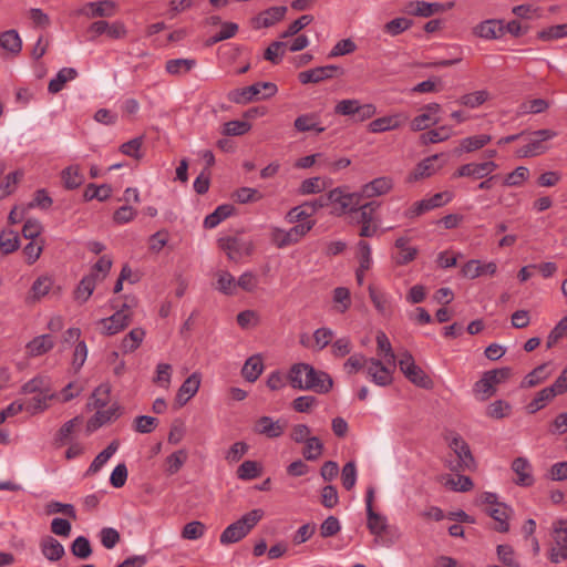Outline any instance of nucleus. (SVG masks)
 I'll list each match as a JSON object with an SVG mask.
<instances>
[{
    "label": "nucleus",
    "mask_w": 567,
    "mask_h": 567,
    "mask_svg": "<svg viewBox=\"0 0 567 567\" xmlns=\"http://www.w3.org/2000/svg\"><path fill=\"white\" fill-rule=\"evenodd\" d=\"M264 517V511L252 509L241 516L238 520L230 524L220 535L223 545L234 544L241 540Z\"/></svg>",
    "instance_id": "obj_2"
},
{
    "label": "nucleus",
    "mask_w": 567,
    "mask_h": 567,
    "mask_svg": "<svg viewBox=\"0 0 567 567\" xmlns=\"http://www.w3.org/2000/svg\"><path fill=\"white\" fill-rule=\"evenodd\" d=\"M197 62L195 59L189 58H179V59H171L166 61L165 71L167 74L173 76H183L190 72Z\"/></svg>",
    "instance_id": "obj_31"
},
{
    "label": "nucleus",
    "mask_w": 567,
    "mask_h": 567,
    "mask_svg": "<svg viewBox=\"0 0 567 567\" xmlns=\"http://www.w3.org/2000/svg\"><path fill=\"white\" fill-rule=\"evenodd\" d=\"M122 414V406L118 402H113L106 408L95 410V413L89 419L87 431L94 432L101 426L115 421Z\"/></svg>",
    "instance_id": "obj_12"
},
{
    "label": "nucleus",
    "mask_w": 567,
    "mask_h": 567,
    "mask_svg": "<svg viewBox=\"0 0 567 567\" xmlns=\"http://www.w3.org/2000/svg\"><path fill=\"white\" fill-rule=\"evenodd\" d=\"M40 551L50 563L59 561L64 555V546L53 536H43L39 543Z\"/></svg>",
    "instance_id": "obj_18"
},
{
    "label": "nucleus",
    "mask_w": 567,
    "mask_h": 567,
    "mask_svg": "<svg viewBox=\"0 0 567 567\" xmlns=\"http://www.w3.org/2000/svg\"><path fill=\"white\" fill-rule=\"evenodd\" d=\"M118 443L111 442L102 452H100L86 471V475H93L101 471V468L109 462V460L117 452Z\"/></svg>",
    "instance_id": "obj_36"
},
{
    "label": "nucleus",
    "mask_w": 567,
    "mask_h": 567,
    "mask_svg": "<svg viewBox=\"0 0 567 567\" xmlns=\"http://www.w3.org/2000/svg\"><path fill=\"white\" fill-rule=\"evenodd\" d=\"M392 181L389 177H378L362 187V195L374 197L386 194L392 188Z\"/></svg>",
    "instance_id": "obj_34"
},
{
    "label": "nucleus",
    "mask_w": 567,
    "mask_h": 567,
    "mask_svg": "<svg viewBox=\"0 0 567 567\" xmlns=\"http://www.w3.org/2000/svg\"><path fill=\"white\" fill-rule=\"evenodd\" d=\"M555 398V394L553 393V390L547 388H544L543 390L538 391L535 395V398L527 404L526 409L529 414H535L539 410L546 406L547 403H549Z\"/></svg>",
    "instance_id": "obj_45"
},
{
    "label": "nucleus",
    "mask_w": 567,
    "mask_h": 567,
    "mask_svg": "<svg viewBox=\"0 0 567 567\" xmlns=\"http://www.w3.org/2000/svg\"><path fill=\"white\" fill-rule=\"evenodd\" d=\"M87 33L90 41H95L102 35H106L110 40H122L126 38L128 31L125 23L121 20L109 22L102 19L92 22L87 28Z\"/></svg>",
    "instance_id": "obj_6"
},
{
    "label": "nucleus",
    "mask_w": 567,
    "mask_h": 567,
    "mask_svg": "<svg viewBox=\"0 0 567 567\" xmlns=\"http://www.w3.org/2000/svg\"><path fill=\"white\" fill-rule=\"evenodd\" d=\"M369 295L374 308L378 310L379 313L383 316L390 313V302L385 293H383L373 286H369Z\"/></svg>",
    "instance_id": "obj_54"
},
{
    "label": "nucleus",
    "mask_w": 567,
    "mask_h": 567,
    "mask_svg": "<svg viewBox=\"0 0 567 567\" xmlns=\"http://www.w3.org/2000/svg\"><path fill=\"white\" fill-rule=\"evenodd\" d=\"M53 347V338L50 334H41L29 341L25 349L30 357H40L49 352Z\"/></svg>",
    "instance_id": "obj_30"
},
{
    "label": "nucleus",
    "mask_w": 567,
    "mask_h": 567,
    "mask_svg": "<svg viewBox=\"0 0 567 567\" xmlns=\"http://www.w3.org/2000/svg\"><path fill=\"white\" fill-rule=\"evenodd\" d=\"M512 470L516 474L515 484L519 486H532L534 477L532 474V465L525 457H517L512 463Z\"/></svg>",
    "instance_id": "obj_24"
},
{
    "label": "nucleus",
    "mask_w": 567,
    "mask_h": 567,
    "mask_svg": "<svg viewBox=\"0 0 567 567\" xmlns=\"http://www.w3.org/2000/svg\"><path fill=\"white\" fill-rule=\"evenodd\" d=\"M450 447L454 451L458 458L457 466L453 470L472 471L475 468V460L472 455L470 446L461 435L455 434L452 437Z\"/></svg>",
    "instance_id": "obj_15"
},
{
    "label": "nucleus",
    "mask_w": 567,
    "mask_h": 567,
    "mask_svg": "<svg viewBox=\"0 0 567 567\" xmlns=\"http://www.w3.org/2000/svg\"><path fill=\"white\" fill-rule=\"evenodd\" d=\"M278 87L272 82H257L252 85L231 90L228 100L236 104H247L257 100H266L274 96Z\"/></svg>",
    "instance_id": "obj_3"
},
{
    "label": "nucleus",
    "mask_w": 567,
    "mask_h": 567,
    "mask_svg": "<svg viewBox=\"0 0 567 567\" xmlns=\"http://www.w3.org/2000/svg\"><path fill=\"white\" fill-rule=\"evenodd\" d=\"M378 207L379 204L377 202L359 205L358 208L353 207L350 209V217L357 224L375 223L374 213Z\"/></svg>",
    "instance_id": "obj_28"
},
{
    "label": "nucleus",
    "mask_w": 567,
    "mask_h": 567,
    "mask_svg": "<svg viewBox=\"0 0 567 567\" xmlns=\"http://www.w3.org/2000/svg\"><path fill=\"white\" fill-rule=\"evenodd\" d=\"M547 364H540L530 371L522 381V388H534L546 380L549 373L546 372Z\"/></svg>",
    "instance_id": "obj_56"
},
{
    "label": "nucleus",
    "mask_w": 567,
    "mask_h": 567,
    "mask_svg": "<svg viewBox=\"0 0 567 567\" xmlns=\"http://www.w3.org/2000/svg\"><path fill=\"white\" fill-rule=\"evenodd\" d=\"M367 374L377 385L386 386L392 383V372L379 359L371 358L368 361Z\"/></svg>",
    "instance_id": "obj_17"
},
{
    "label": "nucleus",
    "mask_w": 567,
    "mask_h": 567,
    "mask_svg": "<svg viewBox=\"0 0 567 567\" xmlns=\"http://www.w3.org/2000/svg\"><path fill=\"white\" fill-rule=\"evenodd\" d=\"M488 95L489 94L487 91L481 90V91H476L473 93H467V94L462 95L457 100V103L463 106L475 109V107L482 105L483 103H485L488 99Z\"/></svg>",
    "instance_id": "obj_58"
},
{
    "label": "nucleus",
    "mask_w": 567,
    "mask_h": 567,
    "mask_svg": "<svg viewBox=\"0 0 567 567\" xmlns=\"http://www.w3.org/2000/svg\"><path fill=\"white\" fill-rule=\"evenodd\" d=\"M512 374L513 371L508 367L486 371L474 384V392L483 394L481 399L486 400L496 392L495 385L506 381Z\"/></svg>",
    "instance_id": "obj_7"
},
{
    "label": "nucleus",
    "mask_w": 567,
    "mask_h": 567,
    "mask_svg": "<svg viewBox=\"0 0 567 567\" xmlns=\"http://www.w3.org/2000/svg\"><path fill=\"white\" fill-rule=\"evenodd\" d=\"M368 517V528L371 534L375 536L374 543L378 545L380 542V537L382 533L386 529V518L375 513L374 509H369L367 512Z\"/></svg>",
    "instance_id": "obj_44"
},
{
    "label": "nucleus",
    "mask_w": 567,
    "mask_h": 567,
    "mask_svg": "<svg viewBox=\"0 0 567 567\" xmlns=\"http://www.w3.org/2000/svg\"><path fill=\"white\" fill-rule=\"evenodd\" d=\"M61 178L66 189H76L84 183V175L79 165H70L61 172Z\"/></svg>",
    "instance_id": "obj_38"
},
{
    "label": "nucleus",
    "mask_w": 567,
    "mask_h": 567,
    "mask_svg": "<svg viewBox=\"0 0 567 567\" xmlns=\"http://www.w3.org/2000/svg\"><path fill=\"white\" fill-rule=\"evenodd\" d=\"M287 12L286 7H271L261 12L257 19L258 27L268 28L284 19Z\"/></svg>",
    "instance_id": "obj_43"
},
{
    "label": "nucleus",
    "mask_w": 567,
    "mask_h": 567,
    "mask_svg": "<svg viewBox=\"0 0 567 567\" xmlns=\"http://www.w3.org/2000/svg\"><path fill=\"white\" fill-rule=\"evenodd\" d=\"M21 391L24 394H45L48 392H53L51 390L50 379L44 375H37L32 378L22 385Z\"/></svg>",
    "instance_id": "obj_37"
},
{
    "label": "nucleus",
    "mask_w": 567,
    "mask_h": 567,
    "mask_svg": "<svg viewBox=\"0 0 567 567\" xmlns=\"http://www.w3.org/2000/svg\"><path fill=\"white\" fill-rule=\"evenodd\" d=\"M78 72L73 68H63L61 69L56 75L49 82L48 90L50 93H58L63 87L64 84L69 81H72L76 78Z\"/></svg>",
    "instance_id": "obj_39"
},
{
    "label": "nucleus",
    "mask_w": 567,
    "mask_h": 567,
    "mask_svg": "<svg viewBox=\"0 0 567 567\" xmlns=\"http://www.w3.org/2000/svg\"><path fill=\"white\" fill-rule=\"evenodd\" d=\"M338 74H343V70L338 65H324L302 71L298 74L301 84H318L322 81L333 79Z\"/></svg>",
    "instance_id": "obj_11"
},
{
    "label": "nucleus",
    "mask_w": 567,
    "mask_h": 567,
    "mask_svg": "<svg viewBox=\"0 0 567 567\" xmlns=\"http://www.w3.org/2000/svg\"><path fill=\"white\" fill-rule=\"evenodd\" d=\"M145 336L146 331L143 328H133L121 341L122 351L124 353L134 352L141 347Z\"/></svg>",
    "instance_id": "obj_35"
},
{
    "label": "nucleus",
    "mask_w": 567,
    "mask_h": 567,
    "mask_svg": "<svg viewBox=\"0 0 567 567\" xmlns=\"http://www.w3.org/2000/svg\"><path fill=\"white\" fill-rule=\"evenodd\" d=\"M408 244L409 239L405 237H400L394 243L398 254L393 256V259L399 266L408 265L413 261L417 255V249L415 247L408 246Z\"/></svg>",
    "instance_id": "obj_29"
},
{
    "label": "nucleus",
    "mask_w": 567,
    "mask_h": 567,
    "mask_svg": "<svg viewBox=\"0 0 567 567\" xmlns=\"http://www.w3.org/2000/svg\"><path fill=\"white\" fill-rule=\"evenodd\" d=\"M553 546L549 550V560L559 564L567 559V522L559 519L553 525Z\"/></svg>",
    "instance_id": "obj_8"
},
{
    "label": "nucleus",
    "mask_w": 567,
    "mask_h": 567,
    "mask_svg": "<svg viewBox=\"0 0 567 567\" xmlns=\"http://www.w3.org/2000/svg\"><path fill=\"white\" fill-rule=\"evenodd\" d=\"M486 513L497 523L495 530L499 533H506L509 530L508 518L512 513V508L505 503H501L497 506L489 507Z\"/></svg>",
    "instance_id": "obj_27"
},
{
    "label": "nucleus",
    "mask_w": 567,
    "mask_h": 567,
    "mask_svg": "<svg viewBox=\"0 0 567 567\" xmlns=\"http://www.w3.org/2000/svg\"><path fill=\"white\" fill-rule=\"evenodd\" d=\"M264 371L262 357L254 354L249 357L241 369L243 378L248 382H255Z\"/></svg>",
    "instance_id": "obj_33"
},
{
    "label": "nucleus",
    "mask_w": 567,
    "mask_h": 567,
    "mask_svg": "<svg viewBox=\"0 0 567 567\" xmlns=\"http://www.w3.org/2000/svg\"><path fill=\"white\" fill-rule=\"evenodd\" d=\"M319 116L316 113L302 114L295 120V128L298 132L316 131L322 133L324 127H321Z\"/></svg>",
    "instance_id": "obj_40"
},
{
    "label": "nucleus",
    "mask_w": 567,
    "mask_h": 567,
    "mask_svg": "<svg viewBox=\"0 0 567 567\" xmlns=\"http://www.w3.org/2000/svg\"><path fill=\"white\" fill-rule=\"evenodd\" d=\"M452 135V130L449 126H440L435 130H430L423 134H421L420 140L421 143L426 145L430 143H439L449 140Z\"/></svg>",
    "instance_id": "obj_51"
},
{
    "label": "nucleus",
    "mask_w": 567,
    "mask_h": 567,
    "mask_svg": "<svg viewBox=\"0 0 567 567\" xmlns=\"http://www.w3.org/2000/svg\"><path fill=\"white\" fill-rule=\"evenodd\" d=\"M0 47L12 53L18 54L22 49V40L16 30H7L0 34Z\"/></svg>",
    "instance_id": "obj_41"
},
{
    "label": "nucleus",
    "mask_w": 567,
    "mask_h": 567,
    "mask_svg": "<svg viewBox=\"0 0 567 567\" xmlns=\"http://www.w3.org/2000/svg\"><path fill=\"white\" fill-rule=\"evenodd\" d=\"M328 198L331 204H337L340 207V213L350 212L354 206L360 205L361 195L355 193H344L340 187H337L328 193Z\"/></svg>",
    "instance_id": "obj_20"
},
{
    "label": "nucleus",
    "mask_w": 567,
    "mask_h": 567,
    "mask_svg": "<svg viewBox=\"0 0 567 567\" xmlns=\"http://www.w3.org/2000/svg\"><path fill=\"white\" fill-rule=\"evenodd\" d=\"M20 240L18 233L13 230H3L0 235V250L3 254H11L19 248Z\"/></svg>",
    "instance_id": "obj_57"
},
{
    "label": "nucleus",
    "mask_w": 567,
    "mask_h": 567,
    "mask_svg": "<svg viewBox=\"0 0 567 567\" xmlns=\"http://www.w3.org/2000/svg\"><path fill=\"white\" fill-rule=\"evenodd\" d=\"M200 385V375L193 373L189 375L178 389L176 394V403L178 406L185 405L198 391Z\"/></svg>",
    "instance_id": "obj_23"
},
{
    "label": "nucleus",
    "mask_w": 567,
    "mask_h": 567,
    "mask_svg": "<svg viewBox=\"0 0 567 567\" xmlns=\"http://www.w3.org/2000/svg\"><path fill=\"white\" fill-rule=\"evenodd\" d=\"M453 3L443 4L439 2L411 1L408 4V12L415 17L429 18L435 13L443 12L451 8Z\"/></svg>",
    "instance_id": "obj_19"
},
{
    "label": "nucleus",
    "mask_w": 567,
    "mask_h": 567,
    "mask_svg": "<svg viewBox=\"0 0 567 567\" xmlns=\"http://www.w3.org/2000/svg\"><path fill=\"white\" fill-rule=\"evenodd\" d=\"M254 431L269 439H276L284 434L285 424L279 420L274 421L270 416H261L256 421Z\"/></svg>",
    "instance_id": "obj_21"
},
{
    "label": "nucleus",
    "mask_w": 567,
    "mask_h": 567,
    "mask_svg": "<svg viewBox=\"0 0 567 567\" xmlns=\"http://www.w3.org/2000/svg\"><path fill=\"white\" fill-rule=\"evenodd\" d=\"M112 195V187L107 184L95 185L89 184L84 192V199L92 200L97 199L100 202H104L109 199Z\"/></svg>",
    "instance_id": "obj_48"
},
{
    "label": "nucleus",
    "mask_w": 567,
    "mask_h": 567,
    "mask_svg": "<svg viewBox=\"0 0 567 567\" xmlns=\"http://www.w3.org/2000/svg\"><path fill=\"white\" fill-rule=\"evenodd\" d=\"M492 141V136L488 134H481L475 136L465 137L461 141V151L471 153L476 150L484 147Z\"/></svg>",
    "instance_id": "obj_55"
},
{
    "label": "nucleus",
    "mask_w": 567,
    "mask_h": 567,
    "mask_svg": "<svg viewBox=\"0 0 567 567\" xmlns=\"http://www.w3.org/2000/svg\"><path fill=\"white\" fill-rule=\"evenodd\" d=\"M549 107V102L544 99H534L527 102H524L519 105V112L522 114H539L547 111Z\"/></svg>",
    "instance_id": "obj_62"
},
{
    "label": "nucleus",
    "mask_w": 567,
    "mask_h": 567,
    "mask_svg": "<svg viewBox=\"0 0 567 567\" xmlns=\"http://www.w3.org/2000/svg\"><path fill=\"white\" fill-rule=\"evenodd\" d=\"M144 136L134 137L120 146V152L128 157L140 161L143 157L142 147Z\"/></svg>",
    "instance_id": "obj_49"
},
{
    "label": "nucleus",
    "mask_w": 567,
    "mask_h": 567,
    "mask_svg": "<svg viewBox=\"0 0 567 567\" xmlns=\"http://www.w3.org/2000/svg\"><path fill=\"white\" fill-rule=\"evenodd\" d=\"M557 135L555 131L551 130H538L530 133V138L528 143L523 146L517 153L519 157H534L540 155L547 151V146L545 142L554 138Z\"/></svg>",
    "instance_id": "obj_9"
},
{
    "label": "nucleus",
    "mask_w": 567,
    "mask_h": 567,
    "mask_svg": "<svg viewBox=\"0 0 567 567\" xmlns=\"http://www.w3.org/2000/svg\"><path fill=\"white\" fill-rule=\"evenodd\" d=\"M53 286V279L50 276H40L33 284L30 290V298L39 300L47 296Z\"/></svg>",
    "instance_id": "obj_47"
},
{
    "label": "nucleus",
    "mask_w": 567,
    "mask_h": 567,
    "mask_svg": "<svg viewBox=\"0 0 567 567\" xmlns=\"http://www.w3.org/2000/svg\"><path fill=\"white\" fill-rule=\"evenodd\" d=\"M112 386L109 382H103L96 386L89 400L87 408L91 410H97L110 405Z\"/></svg>",
    "instance_id": "obj_26"
},
{
    "label": "nucleus",
    "mask_w": 567,
    "mask_h": 567,
    "mask_svg": "<svg viewBox=\"0 0 567 567\" xmlns=\"http://www.w3.org/2000/svg\"><path fill=\"white\" fill-rule=\"evenodd\" d=\"M286 379L296 390L313 391L318 394H327L333 388V380L327 372L305 362L292 364Z\"/></svg>",
    "instance_id": "obj_1"
},
{
    "label": "nucleus",
    "mask_w": 567,
    "mask_h": 567,
    "mask_svg": "<svg viewBox=\"0 0 567 567\" xmlns=\"http://www.w3.org/2000/svg\"><path fill=\"white\" fill-rule=\"evenodd\" d=\"M305 443V447L302 450V456L307 461H317L323 452V443L317 436H311Z\"/></svg>",
    "instance_id": "obj_52"
},
{
    "label": "nucleus",
    "mask_w": 567,
    "mask_h": 567,
    "mask_svg": "<svg viewBox=\"0 0 567 567\" xmlns=\"http://www.w3.org/2000/svg\"><path fill=\"white\" fill-rule=\"evenodd\" d=\"M441 155L435 154L421 161L413 172L409 175V182H416L432 176L441 166H435L434 163Z\"/></svg>",
    "instance_id": "obj_25"
},
{
    "label": "nucleus",
    "mask_w": 567,
    "mask_h": 567,
    "mask_svg": "<svg viewBox=\"0 0 567 567\" xmlns=\"http://www.w3.org/2000/svg\"><path fill=\"white\" fill-rule=\"evenodd\" d=\"M399 367L404 377L413 384L422 389H432V379L419 367L412 354L408 351L401 354Z\"/></svg>",
    "instance_id": "obj_5"
},
{
    "label": "nucleus",
    "mask_w": 567,
    "mask_h": 567,
    "mask_svg": "<svg viewBox=\"0 0 567 567\" xmlns=\"http://www.w3.org/2000/svg\"><path fill=\"white\" fill-rule=\"evenodd\" d=\"M439 103H429L422 107V113L415 116L410 124L413 132L427 130L440 122L439 113L441 112Z\"/></svg>",
    "instance_id": "obj_14"
},
{
    "label": "nucleus",
    "mask_w": 567,
    "mask_h": 567,
    "mask_svg": "<svg viewBox=\"0 0 567 567\" xmlns=\"http://www.w3.org/2000/svg\"><path fill=\"white\" fill-rule=\"evenodd\" d=\"M564 37H567V23L551 25L537 33V38L542 41H551Z\"/></svg>",
    "instance_id": "obj_63"
},
{
    "label": "nucleus",
    "mask_w": 567,
    "mask_h": 567,
    "mask_svg": "<svg viewBox=\"0 0 567 567\" xmlns=\"http://www.w3.org/2000/svg\"><path fill=\"white\" fill-rule=\"evenodd\" d=\"M412 20L406 18H395L383 25V31L392 37L399 35L412 27Z\"/></svg>",
    "instance_id": "obj_59"
},
{
    "label": "nucleus",
    "mask_w": 567,
    "mask_h": 567,
    "mask_svg": "<svg viewBox=\"0 0 567 567\" xmlns=\"http://www.w3.org/2000/svg\"><path fill=\"white\" fill-rule=\"evenodd\" d=\"M71 551L80 559L89 558L92 554L90 540L84 536H78L72 543Z\"/></svg>",
    "instance_id": "obj_61"
},
{
    "label": "nucleus",
    "mask_w": 567,
    "mask_h": 567,
    "mask_svg": "<svg viewBox=\"0 0 567 567\" xmlns=\"http://www.w3.org/2000/svg\"><path fill=\"white\" fill-rule=\"evenodd\" d=\"M99 538L103 547L112 549L120 542V533L113 527H103L99 533Z\"/></svg>",
    "instance_id": "obj_64"
},
{
    "label": "nucleus",
    "mask_w": 567,
    "mask_h": 567,
    "mask_svg": "<svg viewBox=\"0 0 567 567\" xmlns=\"http://www.w3.org/2000/svg\"><path fill=\"white\" fill-rule=\"evenodd\" d=\"M55 398H58V393H55V392H48L45 394H37V395H34L30 399H27L24 401L25 411L32 415L42 413L49 409V406H50L49 402L51 400H54Z\"/></svg>",
    "instance_id": "obj_32"
},
{
    "label": "nucleus",
    "mask_w": 567,
    "mask_h": 567,
    "mask_svg": "<svg viewBox=\"0 0 567 567\" xmlns=\"http://www.w3.org/2000/svg\"><path fill=\"white\" fill-rule=\"evenodd\" d=\"M218 245L226 252L230 260H239L243 256H248L254 250L251 241H244L237 237H226L218 239Z\"/></svg>",
    "instance_id": "obj_13"
},
{
    "label": "nucleus",
    "mask_w": 567,
    "mask_h": 567,
    "mask_svg": "<svg viewBox=\"0 0 567 567\" xmlns=\"http://www.w3.org/2000/svg\"><path fill=\"white\" fill-rule=\"evenodd\" d=\"M475 35L486 39H499L505 34V27L501 20H485L474 28Z\"/></svg>",
    "instance_id": "obj_22"
},
{
    "label": "nucleus",
    "mask_w": 567,
    "mask_h": 567,
    "mask_svg": "<svg viewBox=\"0 0 567 567\" xmlns=\"http://www.w3.org/2000/svg\"><path fill=\"white\" fill-rule=\"evenodd\" d=\"M401 126V121L399 115L392 116H383L373 120L370 123V130L373 133L385 132L390 130H395Z\"/></svg>",
    "instance_id": "obj_46"
},
{
    "label": "nucleus",
    "mask_w": 567,
    "mask_h": 567,
    "mask_svg": "<svg viewBox=\"0 0 567 567\" xmlns=\"http://www.w3.org/2000/svg\"><path fill=\"white\" fill-rule=\"evenodd\" d=\"M315 220L297 224L288 230L275 227L271 230V243L278 248H285L299 243L315 226Z\"/></svg>",
    "instance_id": "obj_4"
},
{
    "label": "nucleus",
    "mask_w": 567,
    "mask_h": 567,
    "mask_svg": "<svg viewBox=\"0 0 567 567\" xmlns=\"http://www.w3.org/2000/svg\"><path fill=\"white\" fill-rule=\"evenodd\" d=\"M116 3L113 0H100L85 3L76 11L78 14L87 18H111L116 12Z\"/></svg>",
    "instance_id": "obj_16"
},
{
    "label": "nucleus",
    "mask_w": 567,
    "mask_h": 567,
    "mask_svg": "<svg viewBox=\"0 0 567 567\" xmlns=\"http://www.w3.org/2000/svg\"><path fill=\"white\" fill-rule=\"evenodd\" d=\"M251 130V124L248 121H229L223 125L221 134L225 136H241Z\"/></svg>",
    "instance_id": "obj_53"
},
{
    "label": "nucleus",
    "mask_w": 567,
    "mask_h": 567,
    "mask_svg": "<svg viewBox=\"0 0 567 567\" xmlns=\"http://www.w3.org/2000/svg\"><path fill=\"white\" fill-rule=\"evenodd\" d=\"M132 321V313L125 312L123 309H117L112 316L102 318L96 321L101 328V333L104 336H114L123 331Z\"/></svg>",
    "instance_id": "obj_10"
},
{
    "label": "nucleus",
    "mask_w": 567,
    "mask_h": 567,
    "mask_svg": "<svg viewBox=\"0 0 567 567\" xmlns=\"http://www.w3.org/2000/svg\"><path fill=\"white\" fill-rule=\"evenodd\" d=\"M95 285H96V275L95 274H90V275L83 277L75 289V292H74L75 299L81 303H84L85 301H87V299L92 296V293L95 289Z\"/></svg>",
    "instance_id": "obj_42"
},
{
    "label": "nucleus",
    "mask_w": 567,
    "mask_h": 567,
    "mask_svg": "<svg viewBox=\"0 0 567 567\" xmlns=\"http://www.w3.org/2000/svg\"><path fill=\"white\" fill-rule=\"evenodd\" d=\"M187 460L185 450H178L166 457V472L168 474L177 473Z\"/></svg>",
    "instance_id": "obj_60"
},
{
    "label": "nucleus",
    "mask_w": 567,
    "mask_h": 567,
    "mask_svg": "<svg viewBox=\"0 0 567 567\" xmlns=\"http://www.w3.org/2000/svg\"><path fill=\"white\" fill-rule=\"evenodd\" d=\"M262 471L261 465L256 461H245L237 468V477L244 481H249L260 476Z\"/></svg>",
    "instance_id": "obj_50"
}]
</instances>
